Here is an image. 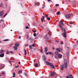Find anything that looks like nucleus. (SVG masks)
<instances>
[{
	"label": "nucleus",
	"mask_w": 78,
	"mask_h": 78,
	"mask_svg": "<svg viewBox=\"0 0 78 78\" xmlns=\"http://www.w3.org/2000/svg\"><path fill=\"white\" fill-rule=\"evenodd\" d=\"M42 19H44V16H43V17H42Z\"/></svg>",
	"instance_id": "53"
},
{
	"label": "nucleus",
	"mask_w": 78,
	"mask_h": 78,
	"mask_svg": "<svg viewBox=\"0 0 78 78\" xmlns=\"http://www.w3.org/2000/svg\"><path fill=\"white\" fill-rule=\"evenodd\" d=\"M7 15V13H6L4 16V17L5 18V17H6V16Z\"/></svg>",
	"instance_id": "40"
},
{
	"label": "nucleus",
	"mask_w": 78,
	"mask_h": 78,
	"mask_svg": "<svg viewBox=\"0 0 78 78\" xmlns=\"http://www.w3.org/2000/svg\"><path fill=\"white\" fill-rule=\"evenodd\" d=\"M66 78H73L72 77V76L71 75H69V76H66Z\"/></svg>",
	"instance_id": "11"
},
{
	"label": "nucleus",
	"mask_w": 78,
	"mask_h": 78,
	"mask_svg": "<svg viewBox=\"0 0 78 78\" xmlns=\"http://www.w3.org/2000/svg\"><path fill=\"white\" fill-rule=\"evenodd\" d=\"M51 76L53 77L55 76V72L54 71L52 72L51 74Z\"/></svg>",
	"instance_id": "6"
},
{
	"label": "nucleus",
	"mask_w": 78,
	"mask_h": 78,
	"mask_svg": "<svg viewBox=\"0 0 78 78\" xmlns=\"http://www.w3.org/2000/svg\"><path fill=\"white\" fill-rule=\"evenodd\" d=\"M3 15V12H0V16H2Z\"/></svg>",
	"instance_id": "16"
},
{
	"label": "nucleus",
	"mask_w": 78,
	"mask_h": 78,
	"mask_svg": "<svg viewBox=\"0 0 78 78\" xmlns=\"http://www.w3.org/2000/svg\"><path fill=\"white\" fill-rule=\"evenodd\" d=\"M44 7H45V6H43L42 7V8L43 9H44Z\"/></svg>",
	"instance_id": "55"
},
{
	"label": "nucleus",
	"mask_w": 78,
	"mask_h": 78,
	"mask_svg": "<svg viewBox=\"0 0 78 78\" xmlns=\"http://www.w3.org/2000/svg\"><path fill=\"white\" fill-rule=\"evenodd\" d=\"M47 19L48 20H50V18H49V17H47Z\"/></svg>",
	"instance_id": "34"
},
{
	"label": "nucleus",
	"mask_w": 78,
	"mask_h": 78,
	"mask_svg": "<svg viewBox=\"0 0 78 78\" xmlns=\"http://www.w3.org/2000/svg\"><path fill=\"white\" fill-rule=\"evenodd\" d=\"M55 41L57 42H59V41Z\"/></svg>",
	"instance_id": "48"
},
{
	"label": "nucleus",
	"mask_w": 78,
	"mask_h": 78,
	"mask_svg": "<svg viewBox=\"0 0 78 78\" xmlns=\"http://www.w3.org/2000/svg\"><path fill=\"white\" fill-rule=\"evenodd\" d=\"M49 34V36H50V34H49V33H48L46 34V36H45V37H44V38L45 39V38H46V37H47V36H48V35Z\"/></svg>",
	"instance_id": "21"
},
{
	"label": "nucleus",
	"mask_w": 78,
	"mask_h": 78,
	"mask_svg": "<svg viewBox=\"0 0 78 78\" xmlns=\"http://www.w3.org/2000/svg\"><path fill=\"white\" fill-rule=\"evenodd\" d=\"M48 51V48L47 47H46L44 48V51L45 52H47Z\"/></svg>",
	"instance_id": "13"
},
{
	"label": "nucleus",
	"mask_w": 78,
	"mask_h": 78,
	"mask_svg": "<svg viewBox=\"0 0 78 78\" xmlns=\"http://www.w3.org/2000/svg\"><path fill=\"white\" fill-rule=\"evenodd\" d=\"M27 39H28V38H29V35H27Z\"/></svg>",
	"instance_id": "33"
},
{
	"label": "nucleus",
	"mask_w": 78,
	"mask_h": 78,
	"mask_svg": "<svg viewBox=\"0 0 78 78\" xmlns=\"http://www.w3.org/2000/svg\"><path fill=\"white\" fill-rule=\"evenodd\" d=\"M15 75H16V73H13L12 78H14V77H15Z\"/></svg>",
	"instance_id": "22"
},
{
	"label": "nucleus",
	"mask_w": 78,
	"mask_h": 78,
	"mask_svg": "<svg viewBox=\"0 0 78 78\" xmlns=\"http://www.w3.org/2000/svg\"><path fill=\"white\" fill-rule=\"evenodd\" d=\"M29 50H31V49H32V45H29Z\"/></svg>",
	"instance_id": "17"
},
{
	"label": "nucleus",
	"mask_w": 78,
	"mask_h": 78,
	"mask_svg": "<svg viewBox=\"0 0 78 78\" xmlns=\"http://www.w3.org/2000/svg\"><path fill=\"white\" fill-rule=\"evenodd\" d=\"M3 19H2L1 20H0V22H3Z\"/></svg>",
	"instance_id": "49"
},
{
	"label": "nucleus",
	"mask_w": 78,
	"mask_h": 78,
	"mask_svg": "<svg viewBox=\"0 0 78 78\" xmlns=\"http://www.w3.org/2000/svg\"><path fill=\"white\" fill-rule=\"evenodd\" d=\"M40 51L41 53H42V52L43 51V50H40Z\"/></svg>",
	"instance_id": "43"
},
{
	"label": "nucleus",
	"mask_w": 78,
	"mask_h": 78,
	"mask_svg": "<svg viewBox=\"0 0 78 78\" xmlns=\"http://www.w3.org/2000/svg\"><path fill=\"white\" fill-rule=\"evenodd\" d=\"M49 54L50 55H54L53 53L51 52H49Z\"/></svg>",
	"instance_id": "24"
},
{
	"label": "nucleus",
	"mask_w": 78,
	"mask_h": 78,
	"mask_svg": "<svg viewBox=\"0 0 78 78\" xmlns=\"http://www.w3.org/2000/svg\"><path fill=\"white\" fill-rule=\"evenodd\" d=\"M64 63L65 64H62L60 66V69L61 70H64V69L67 68L68 64H67V59H64Z\"/></svg>",
	"instance_id": "1"
},
{
	"label": "nucleus",
	"mask_w": 78,
	"mask_h": 78,
	"mask_svg": "<svg viewBox=\"0 0 78 78\" xmlns=\"http://www.w3.org/2000/svg\"><path fill=\"white\" fill-rule=\"evenodd\" d=\"M55 54L56 55H58V51H56L55 52Z\"/></svg>",
	"instance_id": "26"
},
{
	"label": "nucleus",
	"mask_w": 78,
	"mask_h": 78,
	"mask_svg": "<svg viewBox=\"0 0 78 78\" xmlns=\"http://www.w3.org/2000/svg\"><path fill=\"white\" fill-rule=\"evenodd\" d=\"M41 28H44V27H43V26H41Z\"/></svg>",
	"instance_id": "62"
},
{
	"label": "nucleus",
	"mask_w": 78,
	"mask_h": 78,
	"mask_svg": "<svg viewBox=\"0 0 78 78\" xmlns=\"http://www.w3.org/2000/svg\"><path fill=\"white\" fill-rule=\"evenodd\" d=\"M0 52H1L0 53H3L4 52V50H1Z\"/></svg>",
	"instance_id": "28"
},
{
	"label": "nucleus",
	"mask_w": 78,
	"mask_h": 78,
	"mask_svg": "<svg viewBox=\"0 0 78 78\" xmlns=\"http://www.w3.org/2000/svg\"><path fill=\"white\" fill-rule=\"evenodd\" d=\"M4 56V53H2L0 54V57L1 58H3Z\"/></svg>",
	"instance_id": "15"
},
{
	"label": "nucleus",
	"mask_w": 78,
	"mask_h": 78,
	"mask_svg": "<svg viewBox=\"0 0 78 78\" xmlns=\"http://www.w3.org/2000/svg\"><path fill=\"white\" fill-rule=\"evenodd\" d=\"M43 58L44 61H46V59H47V57H45V55H43Z\"/></svg>",
	"instance_id": "10"
},
{
	"label": "nucleus",
	"mask_w": 78,
	"mask_h": 78,
	"mask_svg": "<svg viewBox=\"0 0 78 78\" xmlns=\"http://www.w3.org/2000/svg\"><path fill=\"white\" fill-rule=\"evenodd\" d=\"M35 6H37V5H39V3L38 2L36 3L35 2Z\"/></svg>",
	"instance_id": "19"
},
{
	"label": "nucleus",
	"mask_w": 78,
	"mask_h": 78,
	"mask_svg": "<svg viewBox=\"0 0 78 78\" xmlns=\"http://www.w3.org/2000/svg\"><path fill=\"white\" fill-rule=\"evenodd\" d=\"M10 53H12L13 52H12V51H11L10 52Z\"/></svg>",
	"instance_id": "58"
},
{
	"label": "nucleus",
	"mask_w": 78,
	"mask_h": 78,
	"mask_svg": "<svg viewBox=\"0 0 78 78\" xmlns=\"http://www.w3.org/2000/svg\"><path fill=\"white\" fill-rule=\"evenodd\" d=\"M61 50L62 49L61 48H56V51H59V52H61Z\"/></svg>",
	"instance_id": "8"
},
{
	"label": "nucleus",
	"mask_w": 78,
	"mask_h": 78,
	"mask_svg": "<svg viewBox=\"0 0 78 78\" xmlns=\"http://www.w3.org/2000/svg\"><path fill=\"white\" fill-rule=\"evenodd\" d=\"M25 46H28V44H25Z\"/></svg>",
	"instance_id": "51"
},
{
	"label": "nucleus",
	"mask_w": 78,
	"mask_h": 78,
	"mask_svg": "<svg viewBox=\"0 0 78 78\" xmlns=\"http://www.w3.org/2000/svg\"><path fill=\"white\" fill-rule=\"evenodd\" d=\"M24 52H25V54H24V55H27V51H26V49H24Z\"/></svg>",
	"instance_id": "25"
},
{
	"label": "nucleus",
	"mask_w": 78,
	"mask_h": 78,
	"mask_svg": "<svg viewBox=\"0 0 78 78\" xmlns=\"http://www.w3.org/2000/svg\"><path fill=\"white\" fill-rule=\"evenodd\" d=\"M55 6H59V5L57 4L55 5Z\"/></svg>",
	"instance_id": "38"
},
{
	"label": "nucleus",
	"mask_w": 78,
	"mask_h": 78,
	"mask_svg": "<svg viewBox=\"0 0 78 78\" xmlns=\"http://www.w3.org/2000/svg\"><path fill=\"white\" fill-rule=\"evenodd\" d=\"M58 58H62V55H61V54H58Z\"/></svg>",
	"instance_id": "9"
},
{
	"label": "nucleus",
	"mask_w": 78,
	"mask_h": 78,
	"mask_svg": "<svg viewBox=\"0 0 78 78\" xmlns=\"http://www.w3.org/2000/svg\"><path fill=\"white\" fill-rule=\"evenodd\" d=\"M1 73L2 75H5L6 74V73L5 72V71H2L1 72Z\"/></svg>",
	"instance_id": "18"
},
{
	"label": "nucleus",
	"mask_w": 78,
	"mask_h": 78,
	"mask_svg": "<svg viewBox=\"0 0 78 78\" xmlns=\"http://www.w3.org/2000/svg\"><path fill=\"white\" fill-rule=\"evenodd\" d=\"M33 32L34 33H36V30H34V31H33Z\"/></svg>",
	"instance_id": "50"
},
{
	"label": "nucleus",
	"mask_w": 78,
	"mask_h": 78,
	"mask_svg": "<svg viewBox=\"0 0 78 78\" xmlns=\"http://www.w3.org/2000/svg\"><path fill=\"white\" fill-rule=\"evenodd\" d=\"M76 44L74 45V47H76Z\"/></svg>",
	"instance_id": "56"
},
{
	"label": "nucleus",
	"mask_w": 78,
	"mask_h": 78,
	"mask_svg": "<svg viewBox=\"0 0 78 78\" xmlns=\"http://www.w3.org/2000/svg\"><path fill=\"white\" fill-rule=\"evenodd\" d=\"M9 41V40L8 39H6L4 40V41Z\"/></svg>",
	"instance_id": "31"
},
{
	"label": "nucleus",
	"mask_w": 78,
	"mask_h": 78,
	"mask_svg": "<svg viewBox=\"0 0 78 78\" xmlns=\"http://www.w3.org/2000/svg\"><path fill=\"white\" fill-rule=\"evenodd\" d=\"M60 44H62V45H63V44H64V43H63V42H60Z\"/></svg>",
	"instance_id": "45"
},
{
	"label": "nucleus",
	"mask_w": 78,
	"mask_h": 78,
	"mask_svg": "<svg viewBox=\"0 0 78 78\" xmlns=\"http://www.w3.org/2000/svg\"><path fill=\"white\" fill-rule=\"evenodd\" d=\"M45 62H46V65L50 66V67L51 68H52V69H55V66H54V65H53V63H50L47 61Z\"/></svg>",
	"instance_id": "2"
},
{
	"label": "nucleus",
	"mask_w": 78,
	"mask_h": 78,
	"mask_svg": "<svg viewBox=\"0 0 78 78\" xmlns=\"http://www.w3.org/2000/svg\"><path fill=\"white\" fill-rule=\"evenodd\" d=\"M35 66L37 67H38V64L37 63H36L35 64Z\"/></svg>",
	"instance_id": "27"
},
{
	"label": "nucleus",
	"mask_w": 78,
	"mask_h": 78,
	"mask_svg": "<svg viewBox=\"0 0 78 78\" xmlns=\"http://www.w3.org/2000/svg\"><path fill=\"white\" fill-rule=\"evenodd\" d=\"M73 24V22H72L70 23V24Z\"/></svg>",
	"instance_id": "64"
},
{
	"label": "nucleus",
	"mask_w": 78,
	"mask_h": 78,
	"mask_svg": "<svg viewBox=\"0 0 78 78\" xmlns=\"http://www.w3.org/2000/svg\"><path fill=\"white\" fill-rule=\"evenodd\" d=\"M38 39V37H36L35 38V39Z\"/></svg>",
	"instance_id": "39"
},
{
	"label": "nucleus",
	"mask_w": 78,
	"mask_h": 78,
	"mask_svg": "<svg viewBox=\"0 0 78 78\" xmlns=\"http://www.w3.org/2000/svg\"><path fill=\"white\" fill-rule=\"evenodd\" d=\"M3 3H1V4H0V7L1 8H2L3 7Z\"/></svg>",
	"instance_id": "23"
},
{
	"label": "nucleus",
	"mask_w": 78,
	"mask_h": 78,
	"mask_svg": "<svg viewBox=\"0 0 78 78\" xmlns=\"http://www.w3.org/2000/svg\"><path fill=\"white\" fill-rule=\"evenodd\" d=\"M9 51H7L6 52V55H8V54H9Z\"/></svg>",
	"instance_id": "36"
},
{
	"label": "nucleus",
	"mask_w": 78,
	"mask_h": 78,
	"mask_svg": "<svg viewBox=\"0 0 78 78\" xmlns=\"http://www.w3.org/2000/svg\"><path fill=\"white\" fill-rule=\"evenodd\" d=\"M24 75L26 76H27V74L26 73H24Z\"/></svg>",
	"instance_id": "29"
},
{
	"label": "nucleus",
	"mask_w": 78,
	"mask_h": 78,
	"mask_svg": "<svg viewBox=\"0 0 78 78\" xmlns=\"http://www.w3.org/2000/svg\"><path fill=\"white\" fill-rule=\"evenodd\" d=\"M35 45H36V43H34L32 44V47H34V46H35Z\"/></svg>",
	"instance_id": "37"
},
{
	"label": "nucleus",
	"mask_w": 78,
	"mask_h": 78,
	"mask_svg": "<svg viewBox=\"0 0 78 78\" xmlns=\"http://www.w3.org/2000/svg\"><path fill=\"white\" fill-rule=\"evenodd\" d=\"M70 17V14L66 15V18H69Z\"/></svg>",
	"instance_id": "12"
},
{
	"label": "nucleus",
	"mask_w": 78,
	"mask_h": 78,
	"mask_svg": "<svg viewBox=\"0 0 78 78\" xmlns=\"http://www.w3.org/2000/svg\"><path fill=\"white\" fill-rule=\"evenodd\" d=\"M29 40H30V42L31 43V42H33V38L32 37H30L29 38Z\"/></svg>",
	"instance_id": "7"
},
{
	"label": "nucleus",
	"mask_w": 78,
	"mask_h": 78,
	"mask_svg": "<svg viewBox=\"0 0 78 78\" xmlns=\"http://www.w3.org/2000/svg\"><path fill=\"white\" fill-rule=\"evenodd\" d=\"M55 57V59H58V57H57L56 56H54Z\"/></svg>",
	"instance_id": "32"
},
{
	"label": "nucleus",
	"mask_w": 78,
	"mask_h": 78,
	"mask_svg": "<svg viewBox=\"0 0 78 78\" xmlns=\"http://www.w3.org/2000/svg\"><path fill=\"white\" fill-rule=\"evenodd\" d=\"M64 33H63L62 34L63 36L64 37H65V38H66V35L67 34H66V31L65 30V28H64Z\"/></svg>",
	"instance_id": "5"
},
{
	"label": "nucleus",
	"mask_w": 78,
	"mask_h": 78,
	"mask_svg": "<svg viewBox=\"0 0 78 78\" xmlns=\"http://www.w3.org/2000/svg\"><path fill=\"white\" fill-rule=\"evenodd\" d=\"M49 39V37H47L46 38V39H47V40H48V39Z\"/></svg>",
	"instance_id": "52"
},
{
	"label": "nucleus",
	"mask_w": 78,
	"mask_h": 78,
	"mask_svg": "<svg viewBox=\"0 0 78 78\" xmlns=\"http://www.w3.org/2000/svg\"><path fill=\"white\" fill-rule=\"evenodd\" d=\"M48 2H50L51 1V0H48Z\"/></svg>",
	"instance_id": "60"
},
{
	"label": "nucleus",
	"mask_w": 78,
	"mask_h": 78,
	"mask_svg": "<svg viewBox=\"0 0 78 78\" xmlns=\"http://www.w3.org/2000/svg\"><path fill=\"white\" fill-rule=\"evenodd\" d=\"M4 67V66H2V64L0 65V70H1V69H3Z\"/></svg>",
	"instance_id": "14"
},
{
	"label": "nucleus",
	"mask_w": 78,
	"mask_h": 78,
	"mask_svg": "<svg viewBox=\"0 0 78 78\" xmlns=\"http://www.w3.org/2000/svg\"><path fill=\"white\" fill-rule=\"evenodd\" d=\"M19 39H21V37H20V36H19V37H18Z\"/></svg>",
	"instance_id": "47"
},
{
	"label": "nucleus",
	"mask_w": 78,
	"mask_h": 78,
	"mask_svg": "<svg viewBox=\"0 0 78 78\" xmlns=\"http://www.w3.org/2000/svg\"><path fill=\"white\" fill-rule=\"evenodd\" d=\"M76 43L77 45H78V41H76Z\"/></svg>",
	"instance_id": "54"
},
{
	"label": "nucleus",
	"mask_w": 78,
	"mask_h": 78,
	"mask_svg": "<svg viewBox=\"0 0 78 78\" xmlns=\"http://www.w3.org/2000/svg\"><path fill=\"white\" fill-rule=\"evenodd\" d=\"M39 37H42V35H39Z\"/></svg>",
	"instance_id": "44"
},
{
	"label": "nucleus",
	"mask_w": 78,
	"mask_h": 78,
	"mask_svg": "<svg viewBox=\"0 0 78 78\" xmlns=\"http://www.w3.org/2000/svg\"><path fill=\"white\" fill-rule=\"evenodd\" d=\"M45 54L46 55H48V54H49V52H46L45 53Z\"/></svg>",
	"instance_id": "42"
},
{
	"label": "nucleus",
	"mask_w": 78,
	"mask_h": 78,
	"mask_svg": "<svg viewBox=\"0 0 78 78\" xmlns=\"http://www.w3.org/2000/svg\"><path fill=\"white\" fill-rule=\"evenodd\" d=\"M33 35H34V37H36V35H37L36 33H34V34Z\"/></svg>",
	"instance_id": "30"
},
{
	"label": "nucleus",
	"mask_w": 78,
	"mask_h": 78,
	"mask_svg": "<svg viewBox=\"0 0 78 78\" xmlns=\"http://www.w3.org/2000/svg\"><path fill=\"white\" fill-rule=\"evenodd\" d=\"M18 66H15V67L16 68H17V67H18Z\"/></svg>",
	"instance_id": "57"
},
{
	"label": "nucleus",
	"mask_w": 78,
	"mask_h": 78,
	"mask_svg": "<svg viewBox=\"0 0 78 78\" xmlns=\"http://www.w3.org/2000/svg\"><path fill=\"white\" fill-rule=\"evenodd\" d=\"M20 44L19 43H17L15 45V47H14V49L15 50H17V47Z\"/></svg>",
	"instance_id": "4"
},
{
	"label": "nucleus",
	"mask_w": 78,
	"mask_h": 78,
	"mask_svg": "<svg viewBox=\"0 0 78 78\" xmlns=\"http://www.w3.org/2000/svg\"><path fill=\"white\" fill-rule=\"evenodd\" d=\"M59 23H60V28L61 29L62 31H63V27H62V26H64V24L63 23V22L62 21H60L59 22Z\"/></svg>",
	"instance_id": "3"
},
{
	"label": "nucleus",
	"mask_w": 78,
	"mask_h": 78,
	"mask_svg": "<svg viewBox=\"0 0 78 78\" xmlns=\"http://www.w3.org/2000/svg\"><path fill=\"white\" fill-rule=\"evenodd\" d=\"M68 1L69 2H70V0H68Z\"/></svg>",
	"instance_id": "61"
},
{
	"label": "nucleus",
	"mask_w": 78,
	"mask_h": 78,
	"mask_svg": "<svg viewBox=\"0 0 78 78\" xmlns=\"http://www.w3.org/2000/svg\"><path fill=\"white\" fill-rule=\"evenodd\" d=\"M41 20L42 22H43V19L41 18Z\"/></svg>",
	"instance_id": "46"
},
{
	"label": "nucleus",
	"mask_w": 78,
	"mask_h": 78,
	"mask_svg": "<svg viewBox=\"0 0 78 78\" xmlns=\"http://www.w3.org/2000/svg\"><path fill=\"white\" fill-rule=\"evenodd\" d=\"M18 64H20V62H19V63H18Z\"/></svg>",
	"instance_id": "59"
},
{
	"label": "nucleus",
	"mask_w": 78,
	"mask_h": 78,
	"mask_svg": "<svg viewBox=\"0 0 78 78\" xmlns=\"http://www.w3.org/2000/svg\"><path fill=\"white\" fill-rule=\"evenodd\" d=\"M26 29H29V27L28 26H26Z\"/></svg>",
	"instance_id": "41"
},
{
	"label": "nucleus",
	"mask_w": 78,
	"mask_h": 78,
	"mask_svg": "<svg viewBox=\"0 0 78 78\" xmlns=\"http://www.w3.org/2000/svg\"><path fill=\"white\" fill-rule=\"evenodd\" d=\"M57 14H58V15H59V14H60V12H57Z\"/></svg>",
	"instance_id": "35"
},
{
	"label": "nucleus",
	"mask_w": 78,
	"mask_h": 78,
	"mask_svg": "<svg viewBox=\"0 0 78 78\" xmlns=\"http://www.w3.org/2000/svg\"><path fill=\"white\" fill-rule=\"evenodd\" d=\"M21 73H22V71H19L18 72V74L20 75Z\"/></svg>",
	"instance_id": "20"
},
{
	"label": "nucleus",
	"mask_w": 78,
	"mask_h": 78,
	"mask_svg": "<svg viewBox=\"0 0 78 78\" xmlns=\"http://www.w3.org/2000/svg\"><path fill=\"white\" fill-rule=\"evenodd\" d=\"M9 62L10 63V62H11V61H9Z\"/></svg>",
	"instance_id": "63"
}]
</instances>
